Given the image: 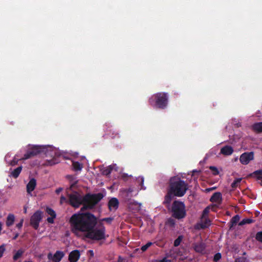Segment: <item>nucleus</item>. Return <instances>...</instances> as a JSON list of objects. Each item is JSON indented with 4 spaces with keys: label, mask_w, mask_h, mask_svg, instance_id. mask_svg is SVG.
I'll list each match as a JSON object with an SVG mask.
<instances>
[{
    "label": "nucleus",
    "mask_w": 262,
    "mask_h": 262,
    "mask_svg": "<svg viewBox=\"0 0 262 262\" xmlns=\"http://www.w3.org/2000/svg\"><path fill=\"white\" fill-rule=\"evenodd\" d=\"M196 172V170H193V172Z\"/></svg>",
    "instance_id": "5fc2aeb1"
},
{
    "label": "nucleus",
    "mask_w": 262,
    "mask_h": 262,
    "mask_svg": "<svg viewBox=\"0 0 262 262\" xmlns=\"http://www.w3.org/2000/svg\"><path fill=\"white\" fill-rule=\"evenodd\" d=\"M137 182L141 187V189L145 190L146 188L144 186V178L142 177H139L137 179Z\"/></svg>",
    "instance_id": "bb28decb"
},
{
    "label": "nucleus",
    "mask_w": 262,
    "mask_h": 262,
    "mask_svg": "<svg viewBox=\"0 0 262 262\" xmlns=\"http://www.w3.org/2000/svg\"><path fill=\"white\" fill-rule=\"evenodd\" d=\"M254 222V220L251 219H244L241 221L238 225L239 226H243L245 224H249Z\"/></svg>",
    "instance_id": "393cba45"
},
{
    "label": "nucleus",
    "mask_w": 262,
    "mask_h": 262,
    "mask_svg": "<svg viewBox=\"0 0 262 262\" xmlns=\"http://www.w3.org/2000/svg\"><path fill=\"white\" fill-rule=\"evenodd\" d=\"M5 245H2L0 246V258L2 257L3 255L4 252L5 251Z\"/></svg>",
    "instance_id": "4c0bfd02"
},
{
    "label": "nucleus",
    "mask_w": 262,
    "mask_h": 262,
    "mask_svg": "<svg viewBox=\"0 0 262 262\" xmlns=\"http://www.w3.org/2000/svg\"><path fill=\"white\" fill-rule=\"evenodd\" d=\"M211 202L221 203L222 201V195L221 192L214 193L210 199Z\"/></svg>",
    "instance_id": "f3484780"
},
{
    "label": "nucleus",
    "mask_w": 262,
    "mask_h": 262,
    "mask_svg": "<svg viewBox=\"0 0 262 262\" xmlns=\"http://www.w3.org/2000/svg\"><path fill=\"white\" fill-rule=\"evenodd\" d=\"M23 223H24V219H22L20 220L19 223H18V224H17L16 225V227L18 229H21L23 227Z\"/></svg>",
    "instance_id": "ea45409f"
},
{
    "label": "nucleus",
    "mask_w": 262,
    "mask_h": 262,
    "mask_svg": "<svg viewBox=\"0 0 262 262\" xmlns=\"http://www.w3.org/2000/svg\"><path fill=\"white\" fill-rule=\"evenodd\" d=\"M15 221V216L13 214L9 213L7 217L6 225L9 227L13 225Z\"/></svg>",
    "instance_id": "6ab92c4d"
},
{
    "label": "nucleus",
    "mask_w": 262,
    "mask_h": 262,
    "mask_svg": "<svg viewBox=\"0 0 262 262\" xmlns=\"http://www.w3.org/2000/svg\"><path fill=\"white\" fill-rule=\"evenodd\" d=\"M210 208L209 207L205 208L202 213V219L207 217L209 212Z\"/></svg>",
    "instance_id": "473e14b6"
},
{
    "label": "nucleus",
    "mask_w": 262,
    "mask_h": 262,
    "mask_svg": "<svg viewBox=\"0 0 262 262\" xmlns=\"http://www.w3.org/2000/svg\"><path fill=\"white\" fill-rule=\"evenodd\" d=\"M171 212L172 216L175 219L184 218L186 215L185 204L182 202L174 201L171 206Z\"/></svg>",
    "instance_id": "39448f33"
},
{
    "label": "nucleus",
    "mask_w": 262,
    "mask_h": 262,
    "mask_svg": "<svg viewBox=\"0 0 262 262\" xmlns=\"http://www.w3.org/2000/svg\"><path fill=\"white\" fill-rule=\"evenodd\" d=\"M235 261L236 262H245L244 260L243 259H239V258L236 259L235 260Z\"/></svg>",
    "instance_id": "09e8293b"
},
{
    "label": "nucleus",
    "mask_w": 262,
    "mask_h": 262,
    "mask_svg": "<svg viewBox=\"0 0 262 262\" xmlns=\"http://www.w3.org/2000/svg\"><path fill=\"white\" fill-rule=\"evenodd\" d=\"M64 253L61 251H56L52 257L53 262H60L62 258L64 257Z\"/></svg>",
    "instance_id": "a211bd4d"
},
{
    "label": "nucleus",
    "mask_w": 262,
    "mask_h": 262,
    "mask_svg": "<svg viewBox=\"0 0 262 262\" xmlns=\"http://www.w3.org/2000/svg\"><path fill=\"white\" fill-rule=\"evenodd\" d=\"M215 189V187H212L211 188H208L207 189V190L208 191H210V190H213V189Z\"/></svg>",
    "instance_id": "603ef678"
},
{
    "label": "nucleus",
    "mask_w": 262,
    "mask_h": 262,
    "mask_svg": "<svg viewBox=\"0 0 262 262\" xmlns=\"http://www.w3.org/2000/svg\"><path fill=\"white\" fill-rule=\"evenodd\" d=\"M73 166L75 170H81L82 166L81 164L78 162H74L73 163Z\"/></svg>",
    "instance_id": "c85d7f7f"
},
{
    "label": "nucleus",
    "mask_w": 262,
    "mask_h": 262,
    "mask_svg": "<svg viewBox=\"0 0 262 262\" xmlns=\"http://www.w3.org/2000/svg\"><path fill=\"white\" fill-rule=\"evenodd\" d=\"M249 176L255 179L257 181H259L260 185H262V169L255 170L250 173Z\"/></svg>",
    "instance_id": "f8f14e48"
},
{
    "label": "nucleus",
    "mask_w": 262,
    "mask_h": 262,
    "mask_svg": "<svg viewBox=\"0 0 262 262\" xmlns=\"http://www.w3.org/2000/svg\"><path fill=\"white\" fill-rule=\"evenodd\" d=\"M113 217H106V218H103L101 220V221H105L106 222H107V223L108 224H111V222L113 221Z\"/></svg>",
    "instance_id": "58836bf2"
},
{
    "label": "nucleus",
    "mask_w": 262,
    "mask_h": 262,
    "mask_svg": "<svg viewBox=\"0 0 262 262\" xmlns=\"http://www.w3.org/2000/svg\"><path fill=\"white\" fill-rule=\"evenodd\" d=\"M45 148L39 145H33L29 148L24 155L22 160H27L34 157L43 151Z\"/></svg>",
    "instance_id": "423d86ee"
},
{
    "label": "nucleus",
    "mask_w": 262,
    "mask_h": 262,
    "mask_svg": "<svg viewBox=\"0 0 262 262\" xmlns=\"http://www.w3.org/2000/svg\"><path fill=\"white\" fill-rule=\"evenodd\" d=\"M77 181H75L74 182H73L71 184V186L69 188L70 189H72L73 187H74L77 184Z\"/></svg>",
    "instance_id": "37998d69"
},
{
    "label": "nucleus",
    "mask_w": 262,
    "mask_h": 262,
    "mask_svg": "<svg viewBox=\"0 0 262 262\" xmlns=\"http://www.w3.org/2000/svg\"><path fill=\"white\" fill-rule=\"evenodd\" d=\"M254 159V152H245L242 154L239 158L240 162L244 165H247L249 162Z\"/></svg>",
    "instance_id": "6e6552de"
},
{
    "label": "nucleus",
    "mask_w": 262,
    "mask_h": 262,
    "mask_svg": "<svg viewBox=\"0 0 262 262\" xmlns=\"http://www.w3.org/2000/svg\"><path fill=\"white\" fill-rule=\"evenodd\" d=\"M23 169L22 166H20L17 168L14 169L10 173V176L12 177L13 178H17L18 177L20 174Z\"/></svg>",
    "instance_id": "4be33fe9"
},
{
    "label": "nucleus",
    "mask_w": 262,
    "mask_h": 262,
    "mask_svg": "<svg viewBox=\"0 0 262 262\" xmlns=\"http://www.w3.org/2000/svg\"><path fill=\"white\" fill-rule=\"evenodd\" d=\"M148 101L152 106L160 109H165L168 105V96L166 93H157L152 95Z\"/></svg>",
    "instance_id": "20e7f679"
},
{
    "label": "nucleus",
    "mask_w": 262,
    "mask_h": 262,
    "mask_svg": "<svg viewBox=\"0 0 262 262\" xmlns=\"http://www.w3.org/2000/svg\"><path fill=\"white\" fill-rule=\"evenodd\" d=\"M176 222L174 219L172 218H169L166 222V225L170 227H174Z\"/></svg>",
    "instance_id": "c756f323"
},
{
    "label": "nucleus",
    "mask_w": 262,
    "mask_h": 262,
    "mask_svg": "<svg viewBox=\"0 0 262 262\" xmlns=\"http://www.w3.org/2000/svg\"><path fill=\"white\" fill-rule=\"evenodd\" d=\"M80 253L78 250L72 251L69 255L68 259L70 262H77L80 258Z\"/></svg>",
    "instance_id": "1a4fd4ad"
},
{
    "label": "nucleus",
    "mask_w": 262,
    "mask_h": 262,
    "mask_svg": "<svg viewBox=\"0 0 262 262\" xmlns=\"http://www.w3.org/2000/svg\"><path fill=\"white\" fill-rule=\"evenodd\" d=\"M253 129L257 133L262 132V122L255 123L252 125Z\"/></svg>",
    "instance_id": "5701e85b"
},
{
    "label": "nucleus",
    "mask_w": 262,
    "mask_h": 262,
    "mask_svg": "<svg viewBox=\"0 0 262 262\" xmlns=\"http://www.w3.org/2000/svg\"><path fill=\"white\" fill-rule=\"evenodd\" d=\"M183 239V235H179L177 238H176L173 243V245L174 247H178L179 246L181 243L182 242V240Z\"/></svg>",
    "instance_id": "cd10ccee"
},
{
    "label": "nucleus",
    "mask_w": 262,
    "mask_h": 262,
    "mask_svg": "<svg viewBox=\"0 0 262 262\" xmlns=\"http://www.w3.org/2000/svg\"><path fill=\"white\" fill-rule=\"evenodd\" d=\"M255 239L257 241L262 243V231H259L256 233Z\"/></svg>",
    "instance_id": "f704fd0d"
},
{
    "label": "nucleus",
    "mask_w": 262,
    "mask_h": 262,
    "mask_svg": "<svg viewBox=\"0 0 262 262\" xmlns=\"http://www.w3.org/2000/svg\"><path fill=\"white\" fill-rule=\"evenodd\" d=\"M89 253L90 254L91 256H92V257L94 256V254L93 250H89Z\"/></svg>",
    "instance_id": "de8ad7c7"
},
{
    "label": "nucleus",
    "mask_w": 262,
    "mask_h": 262,
    "mask_svg": "<svg viewBox=\"0 0 262 262\" xmlns=\"http://www.w3.org/2000/svg\"><path fill=\"white\" fill-rule=\"evenodd\" d=\"M42 212L40 210L36 211L30 218V225L35 229L39 227V224L42 217Z\"/></svg>",
    "instance_id": "0eeeda50"
},
{
    "label": "nucleus",
    "mask_w": 262,
    "mask_h": 262,
    "mask_svg": "<svg viewBox=\"0 0 262 262\" xmlns=\"http://www.w3.org/2000/svg\"><path fill=\"white\" fill-rule=\"evenodd\" d=\"M167 261H168V260L166 258H164L161 260V262H167Z\"/></svg>",
    "instance_id": "8fccbe9b"
},
{
    "label": "nucleus",
    "mask_w": 262,
    "mask_h": 262,
    "mask_svg": "<svg viewBox=\"0 0 262 262\" xmlns=\"http://www.w3.org/2000/svg\"><path fill=\"white\" fill-rule=\"evenodd\" d=\"M18 160L14 158L13 160H12L10 164L12 166H14L17 164Z\"/></svg>",
    "instance_id": "a19ab883"
},
{
    "label": "nucleus",
    "mask_w": 262,
    "mask_h": 262,
    "mask_svg": "<svg viewBox=\"0 0 262 262\" xmlns=\"http://www.w3.org/2000/svg\"><path fill=\"white\" fill-rule=\"evenodd\" d=\"M242 180L241 178L236 179L234 181L231 183V187L233 188H236L237 187L238 184L241 182Z\"/></svg>",
    "instance_id": "7c9ffc66"
},
{
    "label": "nucleus",
    "mask_w": 262,
    "mask_h": 262,
    "mask_svg": "<svg viewBox=\"0 0 262 262\" xmlns=\"http://www.w3.org/2000/svg\"><path fill=\"white\" fill-rule=\"evenodd\" d=\"M240 219L238 215H235L231 220L229 224V230H232L234 226L236 225V224L239 222Z\"/></svg>",
    "instance_id": "aec40b11"
},
{
    "label": "nucleus",
    "mask_w": 262,
    "mask_h": 262,
    "mask_svg": "<svg viewBox=\"0 0 262 262\" xmlns=\"http://www.w3.org/2000/svg\"><path fill=\"white\" fill-rule=\"evenodd\" d=\"M113 170V167L110 165L102 170V174L103 175L108 176L109 175Z\"/></svg>",
    "instance_id": "a878e982"
},
{
    "label": "nucleus",
    "mask_w": 262,
    "mask_h": 262,
    "mask_svg": "<svg viewBox=\"0 0 262 262\" xmlns=\"http://www.w3.org/2000/svg\"><path fill=\"white\" fill-rule=\"evenodd\" d=\"M233 151V149L231 146L226 145L221 148L220 153L225 156H229L232 154Z\"/></svg>",
    "instance_id": "dca6fc26"
},
{
    "label": "nucleus",
    "mask_w": 262,
    "mask_h": 262,
    "mask_svg": "<svg viewBox=\"0 0 262 262\" xmlns=\"http://www.w3.org/2000/svg\"><path fill=\"white\" fill-rule=\"evenodd\" d=\"M106 135L110 136L112 138H114L117 136H118L119 134L118 132L116 130H114L113 128H112V126H110L107 124H105L104 126Z\"/></svg>",
    "instance_id": "9d476101"
},
{
    "label": "nucleus",
    "mask_w": 262,
    "mask_h": 262,
    "mask_svg": "<svg viewBox=\"0 0 262 262\" xmlns=\"http://www.w3.org/2000/svg\"><path fill=\"white\" fill-rule=\"evenodd\" d=\"M103 197L104 195L102 193H87L82 196L79 192L74 191L68 194L67 203L75 208H78L81 205H83L80 210L84 211L88 209H93Z\"/></svg>",
    "instance_id": "f03ea898"
},
{
    "label": "nucleus",
    "mask_w": 262,
    "mask_h": 262,
    "mask_svg": "<svg viewBox=\"0 0 262 262\" xmlns=\"http://www.w3.org/2000/svg\"><path fill=\"white\" fill-rule=\"evenodd\" d=\"M24 253V251L22 249H19L16 253L13 255V259L14 260H16L19 258Z\"/></svg>",
    "instance_id": "b1692460"
},
{
    "label": "nucleus",
    "mask_w": 262,
    "mask_h": 262,
    "mask_svg": "<svg viewBox=\"0 0 262 262\" xmlns=\"http://www.w3.org/2000/svg\"><path fill=\"white\" fill-rule=\"evenodd\" d=\"M53 255H52V254L51 253H49L48 255V259H51L52 260V257H53Z\"/></svg>",
    "instance_id": "a18cd8bd"
},
{
    "label": "nucleus",
    "mask_w": 262,
    "mask_h": 262,
    "mask_svg": "<svg viewBox=\"0 0 262 262\" xmlns=\"http://www.w3.org/2000/svg\"><path fill=\"white\" fill-rule=\"evenodd\" d=\"M48 162H49V165H53V164H55V162H51V161H49Z\"/></svg>",
    "instance_id": "3c124183"
},
{
    "label": "nucleus",
    "mask_w": 262,
    "mask_h": 262,
    "mask_svg": "<svg viewBox=\"0 0 262 262\" xmlns=\"http://www.w3.org/2000/svg\"><path fill=\"white\" fill-rule=\"evenodd\" d=\"M152 244H153V243L152 242H149L146 244H145V245L142 246L141 247V250H142V252H145Z\"/></svg>",
    "instance_id": "2f4dec72"
},
{
    "label": "nucleus",
    "mask_w": 262,
    "mask_h": 262,
    "mask_svg": "<svg viewBox=\"0 0 262 262\" xmlns=\"http://www.w3.org/2000/svg\"><path fill=\"white\" fill-rule=\"evenodd\" d=\"M210 169L212 171V173L214 175H217L219 173V171L217 168L214 166H210Z\"/></svg>",
    "instance_id": "c9c22d12"
},
{
    "label": "nucleus",
    "mask_w": 262,
    "mask_h": 262,
    "mask_svg": "<svg viewBox=\"0 0 262 262\" xmlns=\"http://www.w3.org/2000/svg\"><path fill=\"white\" fill-rule=\"evenodd\" d=\"M19 236V233H16L15 234V235L13 237V239L15 240Z\"/></svg>",
    "instance_id": "49530a36"
},
{
    "label": "nucleus",
    "mask_w": 262,
    "mask_h": 262,
    "mask_svg": "<svg viewBox=\"0 0 262 262\" xmlns=\"http://www.w3.org/2000/svg\"><path fill=\"white\" fill-rule=\"evenodd\" d=\"M221 254L220 253H217L214 255L213 261L217 262L221 258Z\"/></svg>",
    "instance_id": "e433bc0d"
},
{
    "label": "nucleus",
    "mask_w": 262,
    "mask_h": 262,
    "mask_svg": "<svg viewBox=\"0 0 262 262\" xmlns=\"http://www.w3.org/2000/svg\"><path fill=\"white\" fill-rule=\"evenodd\" d=\"M71 230L78 235L79 232L85 234V237L92 240L100 241L105 239V228L100 222L99 228H96L97 217L90 212L74 213L69 220Z\"/></svg>",
    "instance_id": "f257e3e1"
},
{
    "label": "nucleus",
    "mask_w": 262,
    "mask_h": 262,
    "mask_svg": "<svg viewBox=\"0 0 262 262\" xmlns=\"http://www.w3.org/2000/svg\"><path fill=\"white\" fill-rule=\"evenodd\" d=\"M68 199L64 196H61L60 198V203L62 204L63 202H66L67 203Z\"/></svg>",
    "instance_id": "79ce46f5"
},
{
    "label": "nucleus",
    "mask_w": 262,
    "mask_h": 262,
    "mask_svg": "<svg viewBox=\"0 0 262 262\" xmlns=\"http://www.w3.org/2000/svg\"><path fill=\"white\" fill-rule=\"evenodd\" d=\"M119 201L117 198H112L111 200H110L108 203L109 210L110 211L112 210L113 209L115 210H117L119 207Z\"/></svg>",
    "instance_id": "9b49d317"
},
{
    "label": "nucleus",
    "mask_w": 262,
    "mask_h": 262,
    "mask_svg": "<svg viewBox=\"0 0 262 262\" xmlns=\"http://www.w3.org/2000/svg\"><path fill=\"white\" fill-rule=\"evenodd\" d=\"M46 212L51 216L47 218V220L48 222L50 224H53L54 223V219L56 216L55 212L52 208L47 207L46 208Z\"/></svg>",
    "instance_id": "4468645a"
},
{
    "label": "nucleus",
    "mask_w": 262,
    "mask_h": 262,
    "mask_svg": "<svg viewBox=\"0 0 262 262\" xmlns=\"http://www.w3.org/2000/svg\"><path fill=\"white\" fill-rule=\"evenodd\" d=\"M173 193L170 192L168 189L167 194L165 196L164 203L166 204H169L172 201L173 196Z\"/></svg>",
    "instance_id": "412c9836"
},
{
    "label": "nucleus",
    "mask_w": 262,
    "mask_h": 262,
    "mask_svg": "<svg viewBox=\"0 0 262 262\" xmlns=\"http://www.w3.org/2000/svg\"><path fill=\"white\" fill-rule=\"evenodd\" d=\"M62 190V188L61 187L58 188L55 191L57 194H59Z\"/></svg>",
    "instance_id": "c03bdc74"
},
{
    "label": "nucleus",
    "mask_w": 262,
    "mask_h": 262,
    "mask_svg": "<svg viewBox=\"0 0 262 262\" xmlns=\"http://www.w3.org/2000/svg\"><path fill=\"white\" fill-rule=\"evenodd\" d=\"M202 220L203 221L204 220L203 224L201 226L202 228H205L207 227V226L210 225V221L208 219H207L206 217H205V218H203Z\"/></svg>",
    "instance_id": "72a5a7b5"
},
{
    "label": "nucleus",
    "mask_w": 262,
    "mask_h": 262,
    "mask_svg": "<svg viewBox=\"0 0 262 262\" xmlns=\"http://www.w3.org/2000/svg\"><path fill=\"white\" fill-rule=\"evenodd\" d=\"M36 186V181L34 178L30 179V181L27 185V191L28 193H30L33 191Z\"/></svg>",
    "instance_id": "2eb2a0df"
},
{
    "label": "nucleus",
    "mask_w": 262,
    "mask_h": 262,
    "mask_svg": "<svg viewBox=\"0 0 262 262\" xmlns=\"http://www.w3.org/2000/svg\"><path fill=\"white\" fill-rule=\"evenodd\" d=\"M169 189L171 192L173 193V195L182 197L185 195L188 189V185L181 178L173 177L170 179Z\"/></svg>",
    "instance_id": "7ed1b4c3"
},
{
    "label": "nucleus",
    "mask_w": 262,
    "mask_h": 262,
    "mask_svg": "<svg viewBox=\"0 0 262 262\" xmlns=\"http://www.w3.org/2000/svg\"><path fill=\"white\" fill-rule=\"evenodd\" d=\"M193 248L195 252L203 253L205 251L206 244L202 242L196 243L193 244Z\"/></svg>",
    "instance_id": "ddd939ff"
},
{
    "label": "nucleus",
    "mask_w": 262,
    "mask_h": 262,
    "mask_svg": "<svg viewBox=\"0 0 262 262\" xmlns=\"http://www.w3.org/2000/svg\"><path fill=\"white\" fill-rule=\"evenodd\" d=\"M126 176H127V174H125V173H124V174H123V176H122V177H123V178H125V177H126Z\"/></svg>",
    "instance_id": "864d4df0"
}]
</instances>
